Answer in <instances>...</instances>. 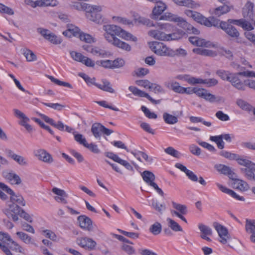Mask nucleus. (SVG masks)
I'll return each mask as SVG.
<instances>
[{
    "instance_id": "obj_1",
    "label": "nucleus",
    "mask_w": 255,
    "mask_h": 255,
    "mask_svg": "<svg viewBox=\"0 0 255 255\" xmlns=\"http://www.w3.org/2000/svg\"><path fill=\"white\" fill-rule=\"evenodd\" d=\"M103 29L105 31L104 37L108 42L123 50L130 51L131 47L128 44L121 40L116 36H119L127 40L134 42L137 41L136 37L116 25H104Z\"/></svg>"
},
{
    "instance_id": "obj_2",
    "label": "nucleus",
    "mask_w": 255,
    "mask_h": 255,
    "mask_svg": "<svg viewBox=\"0 0 255 255\" xmlns=\"http://www.w3.org/2000/svg\"><path fill=\"white\" fill-rule=\"evenodd\" d=\"M156 28H158V29L150 30L148 32V34L156 39L168 41V33H166L165 32H169L172 31L174 27L169 23L157 22Z\"/></svg>"
},
{
    "instance_id": "obj_3",
    "label": "nucleus",
    "mask_w": 255,
    "mask_h": 255,
    "mask_svg": "<svg viewBox=\"0 0 255 255\" xmlns=\"http://www.w3.org/2000/svg\"><path fill=\"white\" fill-rule=\"evenodd\" d=\"M150 47L158 55L174 57L173 50L166 47L163 43L153 42Z\"/></svg>"
},
{
    "instance_id": "obj_4",
    "label": "nucleus",
    "mask_w": 255,
    "mask_h": 255,
    "mask_svg": "<svg viewBox=\"0 0 255 255\" xmlns=\"http://www.w3.org/2000/svg\"><path fill=\"white\" fill-rule=\"evenodd\" d=\"M159 20H165L169 21L177 22L178 25L183 28L189 29L188 23L182 17L172 14L170 12H166L161 15Z\"/></svg>"
},
{
    "instance_id": "obj_5",
    "label": "nucleus",
    "mask_w": 255,
    "mask_h": 255,
    "mask_svg": "<svg viewBox=\"0 0 255 255\" xmlns=\"http://www.w3.org/2000/svg\"><path fill=\"white\" fill-rule=\"evenodd\" d=\"M91 131L96 138H100L102 133L107 135H109L114 132L113 130L107 128L102 124L97 123L92 125Z\"/></svg>"
},
{
    "instance_id": "obj_6",
    "label": "nucleus",
    "mask_w": 255,
    "mask_h": 255,
    "mask_svg": "<svg viewBox=\"0 0 255 255\" xmlns=\"http://www.w3.org/2000/svg\"><path fill=\"white\" fill-rule=\"evenodd\" d=\"M22 209L16 204H11L9 208L4 211V214L8 218L12 219L14 222L18 221V217Z\"/></svg>"
},
{
    "instance_id": "obj_7",
    "label": "nucleus",
    "mask_w": 255,
    "mask_h": 255,
    "mask_svg": "<svg viewBox=\"0 0 255 255\" xmlns=\"http://www.w3.org/2000/svg\"><path fill=\"white\" fill-rule=\"evenodd\" d=\"M90 10H86V17L91 21L99 23L102 18L100 11L102 8L101 6L97 5H90Z\"/></svg>"
},
{
    "instance_id": "obj_8",
    "label": "nucleus",
    "mask_w": 255,
    "mask_h": 255,
    "mask_svg": "<svg viewBox=\"0 0 255 255\" xmlns=\"http://www.w3.org/2000/svg\"><path fill=\"white\" fill-rule=\"evenodd\" d=\"M220 28L224 30L229 36L233 38L238 39L240 35L239 31L235 26L226 21L221 23Z\"/></svg>"
},
{
    "instance_id": "obj_9",
    "label": "nucleus",
    "mask_w": 255,
    "mask_h": 255,
    "mask_svg": "<svg viewBox=\"0 0 255 255\" xmlns=\"http://www.w3.org/2000/svg\"><path fill=\"white\" fill-rule=\"evenodd\" d=\"M172 204L173 207L177 211L175 210L171 211V214L176 216L184 222L187 223L186 219L183 216V215H186L188 212L187 206L185 205L176 203L173 201L172 202Z\"/></svg>"
},
{
    "instance_id": "obj_10",
    "label": "nucleus",
    "mask_w": 255,
    "mask_h": 255,
    "mask_svg": "<svg viewBox=\"0 0 255 255\" xmlns=\"http://www.w3.org/2000/svg\"><path fill=\"white\" fill-rule=\"evenodd\" d=\"M213 226L220 238V242L223 244H227L228 241L230 239L227 229L217 222L214 223Z\"/></svg>"
},
{
    "instance_id": "obj_11",
    "label": "nucleus",
    "mask_w": 255,
    "mask_h": 255,
    "mask_svg": "<svg viewBox=\"0 0 255 255\" xmlns=\"http://www.w3.org/2000/svg\"><path fill=\"white\" fill-rule=\"evenodd\" d=\"M77 221L81 228L89 232L93 231V222L89 217L85 215H81L78 217Z\"/></svg>"
},
{
    "instance_id": "obj_12",
    "label": "nucleus",
    "mask_w": 255,
    "mask_h": 255,
    "mask_svg": "<svg viewBox=\"0 0 255 255\" xmlns=\"http://www.w3.org/2000/svg\"><path fill=\"white\" fill-rule=\"evenodd\" d=\"M76 243L81 247L89 250H94L97 245L96 242L93 239L87 237L78 238Z\"/></svg>"
},
{
    "instance_id": "obj_13",
    "label": "nucleus",
    "mask_w": 255,
    "mask_h": 255,
    "mask_svg": "<svg viewBox=\"0 0 255 255\" xmlns=\"http://www.w3.org/2000/svg\"><path fill=\"white\" fill-rule=\"evenodd\" d=\"M38 31L44 38L54 44H60L62 42V39L60 37H57L47 29L39 28Z\"/></svg>"
},
{
    "instance_id": "obj_14",
    "label": "nucleus",
    "mask_w": 255,
    "mask_h": 255,
    "mask_svg": "<svg viewBox=\"0 0 255 255\" xmlns=\"http://www.w3.org/2000/svg\"><path fill=\"white\" fill-rule=\"evenodd\" d=\"M128 89L134 95L140 97H145L153 104H159L160 103V100H155L153 99L147 93L138 89L135 87L129 86L128 87Z\"/></svg>"
},
{
    "instance_id": "obj_15",
    "label": "nucleus",
    "mask_w": 255,
    "mask_h": 255,
    "mask_svg": "<svg viewBox=\"0 0 255 255\" xmlns=\"http://www.w3.org/2000/svg\"><path fill=\"white\" fill-rule=\"evenodd\" d=\"M34 155L44 162L50 164L53 162L52 156L45 150L40 149L34 151Z\"/></svg>"
},
{
    "instance_id": "obj_16",
    "label": "nucleus",
    "mask_w": 255,
    "mask_h": 255,
    "mask_svg": "<svg viewBox=\"0 0 255 255\" xmlns=\"http://www.w3.org/2000/svg\"><path fill=\"white\" fill-rule=\"evenodd\" d=\"M52 192L57 195L54 197V200L56 202L63 204L67 203V198L68 197V195L64 190L56 187H54L52 189Z\"/></svg>"
},
{
    "instance_id": "obj_17",
    "label": "nucleus",
    "mask_w": 255,
    "mask_h": 255,
    "mask_svg": "<svg viewBox=\"0 0 255 255\" xmlns=\"http://www.w3.org/2000/svg\"><path fill=\"white\" fill-rule=\"evenodd\" d=\"M189 41L194 45L200 47H214L215 44L210 41H206L205 39L197 36L189 37Z\"/></svg>"
},
{
    "instance_id": "obj_18",
    "label": "nucleus",
    "mask_w": 255,
    "mask_h": 255,
    "mask_svg": "<svg viewBox=\"0 0 255 255\" xmlns=\"http://www.w3.org/2000/svg\"><path fill=\"white\" fill-rule=\"evenodd\" d=\"M105 154L107 157L112 159L114 161L122 165L123 166L125 167L128 170L131 171L133 170V167L127 161L122 159L117 154L111 152H107Z\"/></svg>"
},
{
    "instance_id": "obj_19",
    "label": "nucleus",
    "mask_w": 255,
    "mask_h": 255,
    "mask_svg": "<svg viewBox=\"0 0 255 255\" xmlns=\"http://www.w3.org/2000/svg\"><path fill=\"white\" fill-rule=\"evenodd\" d=\"M105 154L107 157L112 159L114 161L122 165L123 166L125 167L128 170L131 171L133 170V167L127 161L122 159L117 154L111 152H107Z\"/></svg>"
},
{
    "instance_id": "obj_20",
    "label": "nucleus",
    "mask_w": 255,
    "mask_h": 255,
    "mask_svg": "<svg viewBox=\"0 0 255 255\" xmlns=\"http://www.w3.org/2000/svg\"><path fill=\"white\" fill-rule=\"evenodd\" d=\"M36 113L47 123L49 124L60 130H64L65 125L61 121H58L57 123H56L52 119L49 118L47 116L40 113L38 112H36Z\"/></svg>"
},
{
    "instance_id": "obj_21",
    "label": "nucleus",
    "mask_w": 255,
    "mask_h": 255,
    "mask_svg": "<svg viewBox=\"0 0 255 255\" xmlns=\"http://www.w3.org/2000/svg\"><path fill=\"white\" fill-rule=\"evenodd\" d=\"M245 229L248 233L252 234L250 237L251 241L255 243V220L246 219Z\"/></svg>"
},
{
    "instance_id": "obj_22",
    "label": "nucleus",
    "mask_w": 255,
    "mask_h": 255,
    "mask_svg": "<svg viewBox=\"0 0 255 255\" xmlns=\"http://www.w3.org/2000/svg\"><path fill=\"white\" fill-rule=\"evenodd\" d=\"M240 75L238 73L232 74L229 80L232 85L238 89V90H245V85L242 82V80L239 78Z\"/></svg>"
},
{
    "instance_id": "obj_23",
    "label": "nucleus",
    "mask_w": 255,
    "mask_h": 255,
    "mask_svg": "<svg viewBox=\"0 0 255 255\" xmlns=\"http://www.w3.org/2000/svg\"><path fill=\"white\" fill-rule=\"evenodd\" d=\"M241 171L248 180L255 182V164L248 168H241Z\"/></svg>"
},
{
    "instance_id": "obj_24",
    "label": "nucleus",
    "mask_w": 255,
    "mask_h": 255,
    "mask_svg": "<svg viewBox=\"0 0 255 255\" xmlns=\"http://www.w3.org/2000/svg\"><path fill=\"white\" fill-rule=\"evenodd\" d=\"M9 192H10L9 199L12 204L16 203L22 206H25V201L21 195L16 194L11 189H9Z\"/></svg>"
},
{
    "instance_id": "obj_25",
    "label": "nucleus",
    "mask_w": 255,
    "mask_h": 255,
    "mask_svg": "<svg viewBox=\"0 0 255 255\" xmlns=\"http://www.w3.org/2000/svg\"><path fill=\"white\" fill-rule=\"evenodd\" d=\"M166 6L165 3L161 1H157L156 5L152 10V16L151 18L157 19L159 16L165 9Z\"/></svg>"
},
{
    "instance_id": "obj_26",
    "label": "nucleus",
    "mask_w": 255,
    "mask_h": 255,
    "mask_svg": "<svg viewBox=\"0 0 255 255\" xmlns=\"http://www.w3.org/2000/svg\"><path fill=\"white\" fill-rule=\"evenodd\" d=\"M3 177L11 184H20L21 182L20 178L18 175L13 172H3Z\"/></svg>"
},
{
    "instance_id": "obj_27",
    "label": "nucleus",
    "mask_w": 255,
    "mask_h": 255,
    "mask_svg": "<svg viewBox=\"0 0 255 255\" xmlns=\"http://www.w3.org/2000/svg\"><path fill=\"white\" fill-rule=\"evenodd\" d=\"M243 14L245 18L253 19L254 17V4L248 1L243 9Z\"/></svg>"
},
{
    "instance_id": "obj_28",
    "label": "nucleus",
    "mask_w": 255,
    "mask_h": 255,
    "mask_svg": "<svg viewBox=\"0 0 255 255\" xmlns=\"http://www.w3.org/2000/svg\"><path fill=\"white\" fill-rule=\"evenodd\" d=\"M141 176L144 181L149 186H151L155 183V177L152 172L145 170L141 174Z\"/></svg>"
},
{
    "instance_id": "obj_29",
    "label": "nucleus",
    "mask_w": 255,
    "mask_h": 255,
    "mask_svg": "<svg viewBox=\"0 0 255 255\" xmlns=\"http://www.w3.org/2000/svg\"><path fill=\"white\" fill-rule=\"evenodd\" d=\"M192 51L194 53L202 56L215 57L217 55L215 51L201 48H194Z\"/></svg>"
},
{
    "instance_id": "obj_30",
    "label": "nucleus",
    "mask_w": 255,
    "mask_h": 255,
    "mask_svg": "<svg viewBox=\"0 0 255 255\" xmlns=\"http://www.w3.org/2000/svg\"><path fill=\"white\" fill-rule=\"evenodd\" d=\"M13 112L15 116L20 119L19 124L21 126L24 127L29 122L30 119L20 110L15 109H13Z\"/></svg>"
},
{
    "instance_id": "obj_31",
    "label": "nucleus",
    "mask_w": 255,
    "mask_h": 255,
    "mask_svg": "<svg viewBox=\"0 0 255 255\" xmlns=\"http://www.w3.org/2000/svg\"><path fill=\"white\" fill-rule=\"evenodd\" d=\"M21 52L28 62L35 61L37 60L36 55L31 50L23 48L21 49Z\"/></svg>"
},
{
    "instance_id": "obj_32",
    "label": "nucleus",
    "mask_w": 255,
    "mask_h": 255,
    "mask_svg": "<svg viewBox=\"0 0 255 255\" xmlns=\"http://www.w3.org/2000/svg\"><path fill=\"white\" fill-rule=\"evenodd\" d=\"M230 10V7L227 5L224 4L223 5L220 6L215 8L213 10V14L216 16L220 17L222 15L227 13Z\"/></svg>"
},
{
    "instance_id": "obj_33",
    "label": "nucleus",
    "mask_w": 255,
    "mask_h": 255,
    "mask_svg": "<svg viewBox=\"0 0 255 255\" xmlns=\"http://www.w3.org/2000/svg\"><path fill=\"white\" fill-rule=\"evenodd\" d=\"M185 34V32L181 29H177L175 31L168 33V41L175 40L181 39Z\"/></svg>"
},
{
    "instance_id": "obj_34",
    "label": "nucleus",
    "mask_w": 255,
    "mask_h": 255,
    "mask_svg": "<svg viewBox=\"0 0 255 255\" xmlns=\"http://www.w3.org/2000/svg\"><path fill=\"white\" fill-rule=\"evenodd\" d=\"M163 119L165 123L173 125L178 122L177 117L172 115L168 113H164L163 114Z\"/></svg>"
},
{
    "instance_id": "obj_35",
    "label": "nucleus",
    "mask_w": 255,
    "mask_h": 255,
    "mask_svg": "<svg viewBox=\"0 0 255 255\" xmlns=\"http://www.w3.org/2000/svg\"><path fill=\"white\" fill-rule=\"evenodd\" d=\"M207 21H208V22H206V26H214L218 28H220L221 23L224 22L223 21H220L219 19L216 18L214 16L209 17L207 18Z\"/></svg>"
},
{
    "instance_id": "obj_36",
    "label": "nucleus",
    "mask_w": 255,
    "mask_h": 255,
    "mask_svg": "<svg viewBox=\"0 0 255 255\" xmlns=\"http://www.w3.org/2000/svg\"><path fill=\"white\" fill-rule=\"evenodd\" d=\"M203 99L211 103L220 102L223 100L222 97L219 96L216 97L215 95L210 93L208 90L205 93V95Z\"/></svg>"
},
{
    "instance_id": "obj_37",
    "label": "nucleus",
    "mask_w": 255,
    "mask_h": 255,
    "mask_svg": "<svg viewBox=\"0 0 255 255\" xmlns=\"http://www.w3.org/2000/svg\"><path fill=\"white\" fill-rule=\"evenodd\" d=\"M149 232L154 235H159L162 231V226L159 222H155L149 229Z\"/></svg>"
},
{
    "instance_id": "obj_38",
    "label": "nucleus",
    "mask_w": 255,
    "mask_h": 255,
    "mask_svg": "<svg viewBox=\"0 0 255 255\" xmlns=\"http://www.w3.org/2000/svg\"><path fill=\"white\" fill-rule=\"evenodd\" d=\"M9 189H11L7 185L4 183L0 182V198L2 200H6L8 199L7 196L1 190L6 192L7 194L10 195Z\"/></svg>"
},
{
    "instance_id": "obj_39",
    "label": "nucleus",
    "mask_w": 255,
    "mask_h": 255,
    "mask_svg": "<svg viewBox=\"0 0 255 255\" xmlns=\"http://www.w3.org/2000/svg\"><path fill=\"white\" fill-rule=\"evenodd\" d=\"M210 139L216 142L219 149H222L224 148L225 143L222 138V135L211 136Z\"/></svg>"
},
{
    "instance_id": "obj_40",
    "label": "nucleus",
    "mask_w": 255,
    "mask_h": 255,
    "mask_svg": "<svg viewBox=\"0 0 255 255\" xmlns=\"http://www.w3.org/2000/svg\"><path fill=\"white\" fill-rule=\"evenodd\" d=\"M235 160L237 161L239 164L245 166V168H248L255 164L250 160L240 157L239 155Z\"/></svg>"
},
{
    "instance_id": "obj_41",
    "label": "nucleus",
    "mask_w": 255,
    "mask_h": 255,
    "mask_svg": "<svg viewBox=\"0 0 255 255\" xmlns=\"http://www.w3.org/2000/svg\"><path fill=\"white\" fill-rule=\"evenodd\" d=\"M167 222H168V226L174 231L175 232H178L181 231L182 232L183 231L182 228L181 226L175 221L173 220L168 218L167 219Z\"/></svg>"
},
{
    "instance_id": "obj_42",
    "label": "nucleus",
    "mask_w": 255,
    "mask_h": 255,
    "mask_svg": "<svg viewBox=\"0 0 255 255\" xmlns=\"http://www.w3.org/2000/svg\"><path fill=\"white\" fill-rule=\"evenodd\" d=\"M16 235L19 238L22 240L26 244H33L32 240L31 238L27 234L22 232H18L16 233Z\"/></svg>"
},
{
    "instance_id": "obj_43",
    "label": "nucleus",
    "mask_w": 255,
    "mask_h": 255,
    "mask_svg": "<svg viewBox=\"0 0 255 255\" xmlns=\"http://www.w3.org/2000/svg\"><path fill=\"white\" fill-rule=\"evenodd\" d=\"M74 8L78 10H90V5L85 3H81L79 2H75L73 5Z\"/></svg>"
},
{
    "instance_id": "obj_44",
    "label": "nucleus",
    "mask_w": 255,
    "mask_h": 255,
    "mask_svg": "<svg viewBox=\"0 0 255 255\" xmlns=\"http://www.w3.org/2000/svg\"><path fill=\"white\" fill-rule=\"evenodd\" d=\"M47 77L53 83L55 84L58 85L59 86H62L64 87H67L70 88H72L71 85L67 82L61 81L55 78L54 77L52 76H48Z\"/></svg>"
},
{
    "instance_id": "obj_45",
    "label": "nucleus",
    "mask_w": 255,
    "mask_h": 255,
    "mask_svg": "<svg viewBox=\"0 0 255 255\" xmlns=\"http://www.w3.org/2000/svg\"><path fill=\"white\" fill-rule=\"evenodd\" d=\"M216 74L223 80H227L228 81L230 79L231 75H232V73H230L229 71L223 70H217Z\"/></svg>"
},
{
    "instance_id": "obj_46",
    "label": "nucleus",
    "mask_w": 255,
    "mask_h": 255,
    "mask_svg": "<svg viewBox=\"0 0 255 255\" xmlns=\"http://www.w3.org/2000/svg\"><path fill=\"white\" fill-rule=\"evenodd\" d=\"M78 37L81 40L85 41L87 43H91L94 42V38L89 34L81 32Z\"/></svg>"
},
{
    "instance_id": "obj_47",
    "label": "nucleus",
    "mask_w": 255,
    "mask_h": 255,
    "mask_svg": "<svg viewBox=\"0 0 255 255\" xmlns=\"http://www.w3.org/2000/svg\"><path fill=\"white\" fill-rule=\"evenodd\" d=\"M96 64L105 68L112 69V60H100L96 62Z\"/></svg>"
},
{
    "instance_id": "obj_48",
    "label": "nucleus",
    "mask_w": 255,
    "mask_h": 255,
    "mask_svg": "<svg viewBox=\"0 0 255 255\" xmlns=\"http://www.w3.org/2000/svg\"><path fill=\"white\" fill-rule=\"evenodd\" d=\"M112 69L119 68L123 67L125 64V61L123 59L117 58L112 60Z\"/></svg>"
},
{
    "instance_id": "obj_49",
    "label": "nucleus",
    "mask_w": 255,
    "mask_h": 255,
    "mask_svg": "<svg viewBox=\"0 0 255 255\" xmlns=\"http://www.w3.org/2000/svg\"><path fill=\"white\" fill-rule=\"evenodd\" d=\"M174 2L180 5L187 7H191L193 4V1L192 0H173Z\"/></svg>"
},
{
    "instance_id": "obj_50",
    "label": "nucleus",
    "mask_w": 255,
    "mask_h": 255,
    "mask_svg": "<svg viewBox=\"0 0 255 255\" xmlns=\"http://www.w3.org/2000/svg\"><path fill=\"white\" fill-rule=\"evenodd\" d=\"M135 83L139 86L143 87L145 88L151 89L152 83L148 80H138L135 81Z\"/></svg>"
},
{
    "instance_id": "obj_51",
    "label": "nucleus",
    "mask_w": 255,
    "mask_h": 255,
    "mask_svg": "<svg viewBox=\"0 0 255 255\" xmlns=\"http://www.w3.org/2000/svg\"><path fill=\"white\" fill-rule=\"evenodd\" d=\"M220 155L226 158L231 160H235L238 157V154L232 153L230 152L225 150H222L220 152Z\"/></svg>"
},
{
    "instance_id": "obj_52",
    "label": "nucleus",
    "mask_w": 255,
    "mask_h": 255,
    "mask_svg": "<svg viewBox=\"0 0 255 255\" xmlns=\"http://www.w3.org/2000/svg\"><path fill=\"white\" fill-rule=\"evenodd\" d=\"M11 239L7 233L0 232V244H6L9 245L8 242H11Z\"/></svg>"
},
{
    "instance_id": "obj_53",
    "label": "nucleus",
    "mask_w": 255,
    "mask_h": 255,
    "mask_svg": "<svg viewBox=\"0 0 255 255\" xmlns=\"http://www.w3.org/2000/svg\"><path fill=\"white\" fill-rule=\"evenodd\" d=\"M152 206L157 212L162 214L163 212L166 209L165 205L164 204H160L157 202L153 201L152 203Z\"/></svg>"
},
{
    "instance_id": "obj_54",
    "label": "nucleus",
    "mask_w": 255,
    "mask_h": 255,
    "mask_svg": "<svg viewBox=\"0 0 255 255\" xmlns=\"http://www.w3.org/2000/svg\"><path fill=\"white\" fill-rule=\"evenodd\" d=\"M70 54L71 57L74 60H75L77 62H81V63L82 62H83L82 61H83V59H84V57L85 56L82 55L81 53L74 51H72L70 52Z\"/></svg>"
},
{
    "instance_id": "obj_55",
    "label": "nucleus",
    "mask_w": 255,
    "mask_h": 255,
    "mask_svg": "<svg viewBox=\"0 0 255 255\" xmlns=\"http://www.w3.org/2000/svg\"><path fill=\"white\" fill-rule=\"evenodd\" d=\"M199 229L200 230L201 232L202 233V235H212V230L209 227L204 225L203 224H200L199 225Z\"/></svg>"
},
{
    "instance_id": "obj_56",
    "label": "nucleus",
    "mask_w": 255,
    "mask_h": 255,
    "mask_svg": "<svg viewBox=\"0 0 255 255\" xmlns=\"http://www.w3.org/2000/svg\"><path fill=\"white\" fill-rule=\"evenodd\" d=\"M102 83H103V90L111 93H113L115 92V90L112 88L111 85L110 83L106 79H104L102 80Z\"/></svg>"
},
{
    "instance_id": "obj_57",
    "label": "nucleus",
    "mask_w": 255,
    "mask_h": 255,
    "mask_svg": "<svg viewBox=\"0 0 255 255\" xmlns=\"http://www.w3.org/2000/svg\"><path fill=\"white\" fill-rule=\"evenodd\" d=\"M0 12L11 15L14 14L13 10L10 7L0 3Z\"/></svg>"
},
{
    "instance_id": "obj_58",
    "label": "nucleus",
    "mask_w": 255,
    "mask_h": 255,
    "mask_svg": "<svg viewBox=\"0 0 255 255\" xmlns=\"http://www.w3.org/2000/svg\"><path fill=\"white\" fill-rule=\"evenodd\" d=\"M92 54L102 57H105L107 55L106 51L97 47H93Z\"/></svg>"
},
{
    "instance_id": "obj_59",
    "label": "nucleus",
    "mask_w": 255,
    "mask_h": 255,
    "mask_svg": "<svg viewBox=\"0 0 255 255\" xmlns=\"http://www.w3.org/2000/svg\"><path fill=\"white\" fill-rule=\"evenodd\" d=\"M67 29L74 36L79 37L81 33L79 28L74 25H68Z\"/></svg>"
},
{
    "instance_id": "obj_60",
    "label": "nucleus",
    "mask_w": 255,
    "mask_h": 255,
    "mask_svg": "<svg viewBox=\"0 0 255 255\" xmlns=\"http://www.w3.org/2000/svg\"><path fill=\"white\" fill-rule=\"evenodd\" d=\"M121 248L128 255H132L135 253L134 249L131 246L124 244L122 246Z\"/></svg>"
},
{
    "instance_id": "obj_61",
    "label": "nucleus",
    "mask_w": 255,
    "mask_h": 255,
    "mask_svg": "<svg viewBox=\"0 0 255 255\" xmlns=\"http://www.w3.org/2000/svg\"><path fill=\"white\" fill-rule=\"evenodd\" d=\"M141 110L144 112L145 116L149 119H156L157 117V115L151 112L147 108L144 106L141 107Z\"/></svg>"
},
{
    "instance_id": "obj_62",
    "label": "nucleus",
    "mask_w": 255,
    "mask_h": 255,
    "mask_svg": "<svg viewBox=\"0 0 255 255\" xmlns=\"http://www.w3.org/2000/svg\"><path fill=\"white\" fill-rule=\"evenodd\" d=\"M238 25L242 26L245 29L250 30L253 29L251 24L248 21L244 19H240V22Z\"/></svg>"
},
{
    "instance_id": "obj_63",
    "label": "nucleus",
    "mask_w": 255,
    "mask_h": 255,
    "mask_svg": "<svg viewBox=\"0 0 255 255\" xmlns=\"http://www.w3.org/2000/svg\"><path fill=\"white\" fill-rule=\"evenodd\" d=\"M165 152L169 154L170 155L173 156V157L178 158L179 157V152L173 148L172 147H168L165 149Z\"/></svg>"
},
{
    "instance_id": "obj_64",
    "label": "nucleus",
    "mask_w": 255,
    "mask_h": 255,
    "mask_svg": "<svg viewBox=\"0 0 255 255\" xmlns=\"http://www.w3.org/2000/svg\"><path fill=\"white\" fill-rule=\"evenodd\" d=\"M13 160L21 166H26L27 165L26 159L22 156L16 155L15 156Z\"/></svg>"
}]
</instances>
